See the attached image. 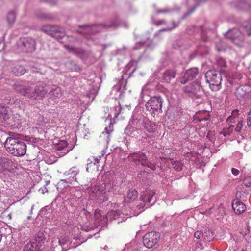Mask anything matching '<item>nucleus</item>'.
<instances>
[{
  "mask_svg": "<svg viewBox=\"0 0 251 251\" xmlns=\"http://www.w3.org/2000/svg\"><path fill=\"white\" fill-rule=\"evenodd\" d=\"M47 87L46 84L42 83L36 85L33 91H32L31 87L16 83L14 85V88L16 92L24 96L31 100H42L48 93Z\"/></svg>",
  "mask_w": 251,
  "mask_h": 251,
  "instance_id": "1",
  "label": "nucleus"
},
{
  "mask_svg": "<svg viewBox=\"0 0 251 251\" xmlns=\"http://www.w3.org/2000/svg\"><path fill=\"white\" fill-rule=\"evenodd\" d=\"M18 135L15 133H10V136L7 137L5 143L4 147L7 151L16 156H22L26 151V145L25 143L18 139Z\"/></svg>",
  "mask_w": 251,
  "mask_h": 251,
  "instance_id": "2",
  "label": "nucleus"
},
{
  "mask_svg": "<svg viewBox=\"0 0 251 251\" xmlns=\"http://www.w3.org/2000/svg\"><path fill=\"white\" fill-rule=\"evenodd\" d=\"M111 189L110 183H104L89 187L87 191L90 199L95 200L99 203H102L108 201L109 197L107 193L111 191Z\"/></svg>",
  "mask_w": 251,
  "mask_h": 251,
  "instance_id": "3",
  "label": "nucleus"
},
{
  "mask_svg": "<svg viewBox=\"0 0 251 251\" xmlns=\"http://www.w3.org/2000/svg\"><path fill=\"white\" fill-rule=\"evenodd\" d=\"M242 31L237 28H233L229 30L226 33V37L230 39L238 46L240 45L244 40L245 35H251V25L247 23L241 27Z\"/></svg>",
  "mask_w": 251,
  "mask_h": 251,
  "instance_id": "4",
  "label": "nucleus"
},
{
  "mask_svg": "<svg viewBox=\"0 0 251 251\" xmlns=\"http://www.w3.org/2000/svg\"><path fill=\"white\" fill-rule=\"evenodd\" d=\"M128 158L129 160L135 163L136 165L141 164L143 166H147L151 170L154 171L158 166L156 164L148 161L146 154L142 152H134L130 154Z\"/></svg>",
  "mask_w": 251,
  "mask_h": 251,
  "instance_id": "5",
  "label": "nucleus"
},
{
  "mask_svg": "<svg viewBox=\"0 0 251 251\" xmlns=\"http://www.w3.org/2000/svg\"><path fill=\"white\" fill-rule=\"evenodd\" d=\"M205 77L213 91L219 90L221 88L222 78L221 75L215 70H209L205 73Z\"/></svg>",
  "mask_w": 251,
  "mask_h": 251,
  "instance_id": "6",
  "label": "nucleus"
},
{
  "mask_svg": "<svg viewBox=\"0 0 251 251\" xmlns=\"http://www.w3.org/2000/svg\"><path fill=\"white\" fill-rule=\"evenodd\" d=\"M160 237L159 233L155 231L149 232L143 237L144 245L148 248H151L159 241Z\"/></svg>",
  "mask_w": 251,
  "mask_h": 251,
  "instance_id": "7",
  "label": "nucleus"
},
{
  "mask_svg": "<svg viewBox=\"0 0 251 251\" xmlns=\"http://www.w3.org/2000/svg\"><path fill=\"white\" fill-rule=\"evenodd\" d=\"M43 30L57 40L62 39L65 36V33L62 28L58 26L47 25L43 27Z\"/></svg>",
  "mask_w": 251,
  "mask_h": 251,
  "instance_id": "8",
  "label": "nucleus"
},
{
  "mask_svg": "<svg viewBox=\"0 0 251 251\" xmlns=\"http://www.w3.org/2000/svg\"><path fill=\"white\" fill-rule=\"evenodd\" d=\"M162 102L163 100L160 97H154L149 100L146 104V106L154 110H160L162 108Z\"/></svg>",
  "mask_w": 251,
  "mask_h": 251,
  "instance_id": "9",
  "label": "nucleus"
},
{
  "mask_svg": "<svg viewBox=\"0 0 251 251\" xmlns=\"http://www.w3.org/2000/svg\"><path fill=\"white\" fill-rule=\"evenodd\" d=\"M94 224L95 226L105 224L107 222V216L101 210L97 209L94 212Z\"/></svg>",
  "mask_w": 251,
  "mask_h": 251,
  "instance_id": "10",
  "label": "nucleus"
},
{
  "mask_svg": "<svg viewBox=\"0 0 251 251\" xmlns=\"http://www.w3.org/2000/svg\"><path fill=\"white\" fill-rule=\"evenodd\" d=\"M238 112L239 111L237 110L233 111L231 115L229 116L227 119V122L229 124L235 123L236 122H238L237 124L236 125V127L235 129V130L237 132H239L241 131L243 126L242 121L237 120V116L238 115Z\"/></svg>",
  "mask_w": 251,
  "mask_h": 251,
  "instance_id": "11",
  "label": "nucleus"
},
{
  "mask_svg": "<svg viewBox=\"0 0 251 251\" xmlns=\"http://www.w3.org/2000/svg\"><path fill=\"white\" fill-rule=\"evenodd\" d=\"M54 149L58 151H63V153L66 154L72 150L66 140H60L57 143L54 144Z\"/></svg>",
  "mask_w": 251,
  "mask_h": 251,
  "instance_id": "12",
  "label": "nucleus"
},
{
  "mask_svg": "<svg viewBox=\"0 0 251 251\" xmlns=\"http://www.w3.org/2000/svg\"><path fill=\"white\" fill-rule=\"evenodd\" d=\"M46 239L45 235L43 232L39 231L35 234L34 240L38 250H40V247L44 245Z\"/></svg>",
  "mask_w": 251,
  "mask_h": 251,
  "instance_id": "13",
  "label": "nucleus"
},
{
  "mask_svg": "<svg viewBox=\"0 0 251 251\" xmlns=\"http://www.w3.org/2000/svg\"><path fill=\"white\" fill-rule=\"evenodd\" d=\"M232 208L236 214H240L243 213L246 210L245 205L240 201H236L233 202Z\"/></svg>",
  "mask_w": 251,
  "mask_h": 251,
  "instance_id": "14",
  "label": "nucleus"
},
{
  "mask_svg": "<svg viewBox=\"0 0 251 251\" xmlns=\"http://www.w3.org/2000/svg\"><path fill=\"white\" fill-rule=\"evenodd\" d=\"M209 115L206 111H199L193 116L195 120H197L199 122L207 120L209 119Z\"/></svg>",
  "mask_w": 251,
  "mask_h": 251,
  "instance_id": "15",
  "label": "nucleus"
},
{
  "mask_svg": "<svg viewBox=\"0 0 251 251\" xmlns=\"http://www.w3.org/2000/svg\"><path fill=\"white\" fill-rule=\"evenodd\" d=\"M50 94L51 98L53 100H55L61 97L62 93L60 87L55 85H52L51 87V90L50 91Z\"/></svg>",
  "mask_w": 251,
  "mask_h": 251,
  "instance_id": "16",
  "label": "nucleus"
},
{
  "mask_svg": "<svg viewBox=\"0 0 251 251\" xmlns=\"http://www.w3.org/2000/svg\"><path fill=\"white\" fill-rule=\"evenodd\" d=\"M138 197L137 191L135 190H130L127 194L126 197L124 199L125 203H130L134 201Z\"/></svg>",
  "mask_w": 251,
  "mask_h": 251,
  "instance_id": "17",
  "label": "nucleus"
},
{
  "mask_svg": "<svg viewBox=\"0 0 251 251\" xmlns=\"http://www.w3.org/2000/svg\"><path fill=\"white\" fill-rule=\"evenodd\" d=\"M9 118V109L7 107L0 105V123Z\"/></svg>",
  "mask_w": 251,
  "mask_h": 251,
  "instance_id": "18",
  "label": "nucleus"
},
{
  "mask_svg": "<svg viewBox=\"0 0 251 251\" xmlns=\"http://www.w3.org/2000/svg\"><path fill=\"white\" fill-rule=\"evenodd\" d=\"M155 192L153 190H147L141 196V200L145 203H149L151 201V198L155 194Z\"/></svg>",
  "mask_w": 251,
  "mask_h": 251,
  "instance_id": "19",
  "label": "nucleus"
},
{
  "mask_svg": "<svg viewBox=\"0 0 251 251\" xmlns=\"http://www.w3.org/2000/svg\"><path fill=\"white\" fill-rule=\"evenodd\" d=\"M198 73L199 70L197 68H191L184 73V78H188L191 81L198 75Z\"/></svg>",
  "mask_w": 251,
  "mask_h": 251,
  "instance_id": "20",
  "label": "nucleus"
},
{
  "mask_svg": "<svg viewBox=\"0 0 251 251\" xmlns=\"http://www.w3.org/2000/svg\"><path fill=\"white\" fill-rule=\"evenodd\" d=\"M176 76V72L172 70H167L164 72L163 74V80L169 83L170 81L174 78Z\"/></svg>",
  "mask_w": 251,
  "mask_h": 251,
  "instance_id": "21",
  "label": "nucleus"
},
{
  "mask_svg": "<svg viewBox=\"0 0 251 251\" xmlns=\"http://www.w3.org/2000/svg\"><path fill=\"white\" fill-rule=\"evenodd\" d=\"M144 128L149 132H154L157 128L156 124L150 121L145 122L144 125Z\"/></svg>",
  "mask_w": 251,
  "mask_h": 251,
  "instance_id": "22",
  "label": "nucleus"
},
{
  "mask_svg": "<svg viewBox=\"0 0 251 251\" xmlns=\"http://www.w3.org/2000/svg\"><path fill=\"white\" fill-rule=\"evenodd\" d=\"M11 161L5 157H0V172L7 169L9 166Z\"/></svg>",
  "mask_w": 251,
  "mask_h": 251,
  "instance_id": "23",
  "label": "nucleus"
},
{
  "mask_svg": "<svg viewBox=\"0 0 251 251\" xmlns=\"http://www.w3.org/2000/svg\"><path fill=\"white\" fill-rule=\"evenodd\" d=\"M11 72L16 76H20L25 72V70L23 66L17 65L13 67Z\"/></svg>",
  "mask_w": 251,
  "mask_h": 251,
  "instance_id": "24",
  "label": "nucleus"
},
{
  "mask_svg": "<svg viewBox=\"0 0 251 251\" xmlns=\"http://www.w3.org/2000/svg\"><path fill=\"white\" fill-rule=\"evenodd\" d=\"M198 87L199 85L197 83L193 82L184 88V92L188 93H195L196 89Z\"/></svg>",
  "mask_w": 251,
  "mask_h": 251,
  "instance_id": "25",
  "label": "nucleus"
},
{
  "mask_svg": "<svg viewBox=\"0 0 251 251\" xmlns=\"http://www.w3.org/2000/svg\"><path fill=\"white\" fill-rule=\"evenodd\" d=\"M16 19L15 13L13 11H10L8 13L6 17V20L9 25H12Z\"/></svg>",
  "mask_w": 251,
  "mask_h": 251,
  "instance_id": "26",
  "label": "nucleus"
},
{
  "mask_svg": "<svg viewBox=\"0 0 251 251\" xmlns=\"http://www.w3.org/2000/svg\"><path fill=\"white\" fill-rule=\"evenodd\" d=\"M203 238L205 241H210L213 238V234L212 232L209 230H206L204 233H203Z\"/></svg>",
  "mask_w": 251,
  "mask_h": 251,
  "instance_id": "27",
  "label": "nucleus"
},
{
  "mask_svg": "<svg viewBox=\"0 0 251 251\" xmlns=\"http://www.w3.org/2000/svg\"><path fill=\"white\" fill-rule=\"evenodd\" d=\"M34 246L32 243L27 244L24 247V251H38V248L36 247L35 250H34Z\"/></svg>",
  "mask_w": 251,
  "mask_h": 251,
  "instance_id": "28",
  "label": "nucleus"
},
{
  "mask_svg": "<svg viewBox=\"0 0 251 251\" xmlns=\"http://www.w3.org/2000/svg\"><path fill=\"white\" fill-rule=\"evenodd\" d=\"M173 165L174 168L177 171H179L182 170V165L180 162L176 161L173 164Z\"/></svg>",
  "mask_w": 251,
  "mask_h": 251,
  "instance_id": "29",
  "label": "nucleus"
},
{
  "mask_svg": "<svg viewBox=\"0 0 251 251\" xmlns=\"http://www.w3.org/2000/svg\"><path fill=\"white\" fill-rule=\"evenodd\" d=\"M122 110V107L120 103H119L118 106H115V111L114 119H116L118 117V115L120 114Z\"/></svg>",
  "mask_w": 251,
  "mask_h": 251,
  "instance_id": "30",
  "label": "nucleus"
},
{
  "mask_svg": "<svg viewBox=\"0 0 251 251\" xmlns=\"http://www.w3.org/2000/svg\"><path fill=\"white\" fill-rule=\"evenodd\" d=\"M177 81H178V80H177ZM179 81L182 84H184L186 83L187 82H189V81H191L190 79H189L188 78H184V74L179 78Z\"/></svg>",
  "mask_w": 251,
  "mask_h": 251,
  "instance_id": "31",
  "label": "nucleus"
},
{
  "mask_svg": "<svg viewBox=\"0 0 251 251\" xmlns=\"http://www.w3.org/2000/svg\"><path fill=\"white\" fill-rule=\"evenodd\" d=\"M244 184L246 187H249L251 186V177L246 178L244 180Z\"/></svg>",
  "mask_w": 251,
  "mask_h": 251,
  "instance_id": "32",
  "label": "nucleus"
},
{
  "mask_svg": "<svg viewBox=\"0 0 251 251\" xmlns=\"http://www.w3.org/2000/svg\"><path fill=\"white\" fill-rule=\"evenodd\" d=\"M247 123L248 126L251 128V107L248 114Z\"/></svg>",
  "mask_w": 251,
  "mask_h": 251,
  "instance_id": "33",
  "label": "nucleus"
},
{
  "mask_svg": "<svg viewBox=\"0 0 251 251\" xmlns=\"http://www.w3.org/2000/svg\"><path fill=\"white\" fill-rule=\"evenodd\" d=\"M203 233L201 231H197L194 233V237L198 239H200L201 238H203Z\"/></svg>",
  "mask_w": 251,
  "mask_h": 251,
  "instance_id": "34",
  "label": "nucleus"
},
{
  "mask_svg": "<svg viewBox=\"0 0 251 251\" xmlns=\"http://www.w3.org/2000/svg\"><path fill=\"white\" fill-rule=\"evenodd\" d=\"M64 47L70 52H75V49L74 47H70L68 45H65Z\"/></svg>",
  "mask_w": 251,
  "mask_h": 251,
  "instance_id": "35",
  "label": "nucleus"
},
{
  "mask_svg": "<svg viewBox=\"0 0 251 251\" xmlns=\"http://www.w3.org/2000/svg\"><path fill=\"white\" fill-rule=\"evenodd\" d=\"M232 173L235 175L237 176L239 173V171L238 169L232 168L231 170Z\"/></svg>",
  "mask_w": 251,
  "mask_h": 251,
  "instance_id": "36",
  "label": "nucleus"
},
{
  "mask_svg": "<svg viewBox=\"0 0 251 251\" xmlns=\"http://www.w3.org/2000/svg\"><path fill=\"white\" fill-rule=\"evenodd\" d=\"M165 22V20H159V21L155 22V24L156 25L159 26V25L163 24Z\"/></svg>",
  "mask_w": 251,
  "mask_h": 251,
  "instance_id": "37",
  "label": "nucleus"
},
{
  "mask_svg": "<svg viewBox=\"0 0 251 251\" xmlns=\"http://www.w3.org/2000/svg\"><path fill=\"white\" fill-rule=\"evenodd\" d=\"M173 25L171 28H163L161 30V31H169L171 30L173 28H174L175 27H176V25H175L174 23H173Z\"/></svg>",
  "mask_w": 251,
  "mask_h": 251,
  "instance_id": "38",
  "label": "nucleus"
},
{
  "mask_svg": "<svg viewBox=\"0 0 251 251\" xmlns=\"http://www.w3.org/2000/svg\"><path fill=\"white\" fill-rule=\"evenodd\" d=\"M117 213V211H110L108 213V216H115V214Z\"/></svg>",
  "mask_w": 251,
  "mask_h": 251,
  "instance_id": "39",
  "label": "nucleus"
},
{
  "mask_svg": "<svg viewBox=\"0 0 251 251\" xmlns=\"http://www.w3.org/2000/svg\"><path fill=\"white\" fill-rule=\"evenodd\" d=\"M212 209V208H210L209 209L207 210H206L205 212H204V214H206V215H209L210 213V211L211 210V209Z\"/></svg>",
  "mask_w": 251,
  "mask_h": 251,
  "instance_id": "40",
  "label": "nucleus"
},
{
  "mask_svg": "<svg viewBox=\"0 0 251 251\" xmlns=\"http://www.w3.org/2000/svg\"><path fill=\"white\" fill-rule=\"evenodd\" d=\"M58 242L60 245H62L64 244V241L61 240H59Z\"/></svg>",
  "mask_w": 251,
  "mask_h": 251,
  "instance_id": "41",
  "label": "nucleus"
},
{
  "mask_svg": "<svg viewBox=\"0 0 251 251\" xmlns=\"http://www.w3.org/2000/svg\"><path fill=\"white\" fill-rule=\"evenodd\" d=\"M31 42L32 43V46L33 47H34V45H35V41L32 39L30 40Z\"/></svg>",
  "mask_w": 251,
  "mask_h": 251,
  "instance_id": "42",
  "label": "nucleus"
},
{
  "mask_svg": "<svg viewBox=\"0 0 251 251\" xmlns=\"http://www.w3.org/2000/svg\"><path fill=\"white\" fill-rule=\"evenodd\" d=\"M94 159H95V161L96 162V163H99V159L98 158H96H96H95Z\"/></svg>",
  "mask_w": 251,
  "mask_h": 251,
  "instance_id": "43",
  "label": "nucleus"
},
{
  "mask_svg": "<svg viewBox=\"0 0 251 251\" xmlns=\"http://www.w3.org/2000/svg\"><path fill=\"white\" fill-rule=\"evenodd\" d=\"M223 134L224 136H226L227 134H229V133H227L226 131L223 132Z\"/></svg>",
  "mask_w": 251,
  "mask_h": 251,
  "instance_id": "44",
  "label": "nucleus"
},
{
  "mask_svg": "<svg viewBox=\"0 0 251 251\" xmlns=\"http://www.w3.org/2000/svg\"><path fill=\"white\" fill-rule=\"evenodd\" d=\"M234 125H233L232 124H231V125L230 126L229 128H231V127H234Z\"/></svg>",
  "mask_w": 251,
  "mask_h": 251,
  "instance_id": "45",
  "label": "nucleus"
}]
</instances>
